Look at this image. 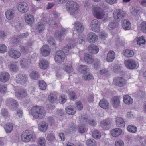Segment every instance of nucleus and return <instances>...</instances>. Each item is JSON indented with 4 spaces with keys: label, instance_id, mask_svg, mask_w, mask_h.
I'll return each instance as SVG.
<instances>
[{
    "label": "nucleus",
    "instance_id": "obj_2",
    "mask_svg": "<svg viewBox=\"0 0 146 146\" xmlns=\"http://www.w3.org/2000/svg\"><path fill=\"white\" fill-rule=\"evenodd\" d=\"M30 114L35 119L39 120L45 116L46 111L43 106L36 105L32 107Z\"/></svg>",
    "mask_w": 146,
    "mask_h": 146
},
{
    "label": "nucleus",
    "instance_id": "obj_56",
    "mask_svg": "<svg viewBox=\"0 0 146 146\" xmlns=\"http://www.w3.org/2000/svg\"><path fill=\"white\" fill-rule=\"evenodd\" d=\"M66 100L67 96L65 95H62L60 96L59 101L60 103L63 104L66 102Z\"/></svg>",
    "mask_w": 146,
    "mask_h": 146
},
{
    "label": "nucleus",
    "instance_id": "obj_59",
    "mask_svg": "<svg viewBox=\"0 0 146 146\" xmlns=\"http://www.w3.org/2000/svg\"><path fill=\"white\" fill-rule=\"evenodd\" d=\"M7 90V86L0 84V93L2 94L6 92Z\"/></svg>",
    "mask_w": 146,
    "mask_h": 146
},
{
    "label": "nucleus",
    "instance_id": "obj_57",
    "mask_svg": "<svg viewBox=\"0 0 146 146\" xmlns=\"http://www.w3.org/2000/svg\"><path fill=\"white\" fill-rule=\"evenodd\" d=\"M1 114L5 118L8 117L9 116V113L8 110L5 108H3L1 111Z\"/></svg>",
    "mask_w": 146,
    "mask_h": 146
},
{
    "label": "nucleus",
    "instance_id": "obj_55",
    "mask_svg": "<svg viewBox=\"0 0 146 146\" xmlns=\"http://www.w3.org/2000/svg\"><path fill=\"white\" fill-rule=\"evenodd\" d=\"M137 44H138L139 45H143L145 42V41L144 39V38L143 37L138 38L137 39Z\"/></svg>",
    "mask_w": 146,
    "mask_h": 146
},
{
    "label": "nucleus",
    "instance_id": "obj_14",
    "mask_svg": "<svg viewBox=\"0 0 146 146\" xmlns=\"http://www.w3.org/2000/svg\"><path fill=\"white\" fill-rule=\"evenodd\" d=\"M6 105L11 108L15 109L18 106V102L11 98H7L6 101Z\"/></svg>",
    "mask_w": 146,
    "mask_h": 146
},
{
    "label": "nucleus",
    "instance_id": "obj_19",
    "mask_svg": "<svg viewBox=\"0 0 146 146\" xmlns=\"http://www.w3.org/2000/svg\"><path fill=\"white\" fill-rule=\"evenodd\" d=\"M88 49L90 53L94 54L97 53L99 50L98 47L94 44L89 45L88 46Z\"/></svg>",
    "mask_w": 146,
    "mask_h": 146
},
{
    "label": "nucleus",
    "instance_id": "obj_50",
    "mask_svg": "<svg viewBox=\"0 0 146 146\" xmlns=\"http://www.w3.org/2000/svg\"><path fill=\"white\" fill-rule=\"evenodd\" d=\"M75 126L74 124L72 122L70 123L69 125L68 130L69 133H72L75 131Z\"/></svg>",
    "mask_w": 146,
    "mask_h": 146
},
{
    "label": "nucleus",
    "instance_id": "obj_5",
    "mask_svg": "<svg viewBox=\"0 0 146 146\" xmlns=\"http://www.w3.org/2000/svg\"><path fill=\"white\" fill-rule=\"evenodd\" d=\"M93 15L94 17L98 19H103L105 15V12L98 6L93 7Z\"/></svg>",
    "mask_w": 146,
    "mask_h": 146
},
{
    "label": "nucleus",
    "instance_id": "obj_27",
    "mask_svg": "<svg viewBox=\"0 0 146 146\" xmlns=\"http://www.w3.org/2000/svg\"><path fill=\"white\" fill-rule=\"evenodd\" d=\"M111 121L109 119H107L101 122L100 124L105 129H108V126L111 124Z\"/></svg>",
    "mask_w": 146,
    "mask_h": 146
},
{
    "label": "nucleus",
    "instance_id": "obj_30",
    "mask_svg": "<svg viewBox=\"0 0 146 146\" xmlns=\"http://www.w3.org/2000/svg\"><path fill=\"white\" fill-rule=\"evenodd\" d=\"M66 111L68 114L72 115L75 113L76 109L74 106L70 105L66 108Z\"/></svg>",
    "mask_w": 146,
    "mask_h": 146
},
{
    "label": "nucleus",
    "instance_id": "obj_48",
    "mask_svg": "<svg viewBox=\"0 0 146 146\" xmlns=\"http://www.w3.org/2000/svg\"><path fill=\"white\" fill-rule=\"evenodd\" d=\"M87 146H96V142L95 140L93 139H88L86 142Z\"/></svg>",
    "mask_w": 146,
    "mask_h": 146
},
{
    "label": "nucleus",
    "instance_id": "obj_17",
    "mask_svg": "<svg viewBox=\"0 0 146 146\" xmlns=\"http://www.w3.org/2000/svg\"><path fill=\"white\" fill-rule=\"evenodd\" d=\"M10 77V74L8 72H2L0 74V81L2 82H6L9 80Z\"/></svg>",
    "mask_w": 146,
    "mask_h": 146
},
{
    "label": "nucleus",
    "instance_id": "obj_53",
    "mask_svg": "<svg viewBox=\"0 0 146 146\" xmlns=\"http://www.w3.org/2000/svg\"><path fill=\"white\" fill-rule=\"evenodd\" d=\"M93 78L92 75L90 74H84L82 77V78L84 80H90Z\"/></svg>",
    "mask_w": 146,
    "mask_h": 146
},
{
    "label": "nucleus",
    "instance_id": "obj_36",
    "mask_svg": "<svg viewBox=\"0 0 146 146\" xmlns=\"http://www.w3.org/2000/svg\"><path fill=\"white\" fill-rule=\"evenodd\" d=\"M122 133V130L120 128H115L113 129L111 131V135L113 137H118Z\"/></svg>",
    "mask_w": 146,
    "mask_h": 146
},
{
    "label": "nucleus",
    "instance_id": "obj_28",
    "mask_svg": "<svg viewBox=\"0 0 146 146\" xmlns=\"http://www.w3.org/2000/svg\"><path fill=\"white\" fill-rule=\"evenodd\" d=\"M36 28L40 33H41L44 31L45 29V24L42 22H39L37 23Z\"/></svg>",
    "mask_w": 146,
    "mask_h": 146
},
{
    "label": "nucleus",
    "instance_id": "obj_26",
    "mask_svg": "<svg viewBox=\"0 0 146 146\" xmlns=\"http://www.w3.org/2000/svg\"><path fill=\"white\" fill-rule=\"evenodd\" d=\"M116 123L118 127H123L125 126V123L124 120L120 117H117L116 118Z\"/></svg>",
    "mask_w": 146,
    "mask_h": 146
},
{
    "label": "nucleus",
    "instance_id": "obj_3",
    "mask_svg": "<svg viewBox=\"0 0 146 146\" xmlns=\"http://www.w3.org/2000/svg\"><path fill=\"white\" fill-rule=\"evenodd\" d=\"M66 10L70 15H74L78 12L79 9L78 5L73 1L67 2L66 4Z\"/></svg>",
    "mask_w": 146,
    "mask_h": 146
},
{
    "label": "nucleus",
    "instance_id": "obj_41",
    "mask_svg": "<svg viewBox=\"0 0 146 146\" xmlns=\"http://www.w3.org/2000/svg\"><path fill=\"white\" fill-rule=\"evenodd\" d=\"M123 54L126 57H131L133 56L134 52L132 50L127 49L123 51Z\"/></svg>",
    "mask_w": 146,
    "mask_h": 146
},
{
    "label": "nucleus",
    "instance_id": "obj_32",
    "mask_svg": "<svg viewBox=\"0 0 146 146\" xmlns=\"http://www.w3.org/2000/svg\"><path fill=\"white\" fill-rule=\"evenodd\" d=\"M9 70L11 72H16L19 70V68L15 62L10 63L8 66Z\"/></svg>",
    "mask_w": 146,
    "mask_h": 146
},
{
    "label": "nucleus",
    "instance_id": "obj_35",
    "mask_svg": "<svg viewBox=\"0 0 146 146\" xmlns=\"http://www.w3.org/2000/svg\"><path fill=\"white\" fill-rule=\"evenodd\" d=\"M39 66L40 68L43 69H46L49 66L48 62L45 60H41L39 64Z\"/></svg>",
    "mask_w": 146,
    "mask_h": 146
},
{
    "label": "nucleus",
    "instance_id": "obj_49",
    "mask_svg": "<svg viewBox=\"0 0 146 146\" xmlns=\"http://www.w3.org/2000/svg\"><path fill=\"white\" fill-rule=\"evenodd\" d=\"M39 87L42 90H44L46 89L47 87V85L45 82L43 80H39L38 81Z\"/></svg>",
    "mask_w": 146,
    "mask_h": 146
},
{
    "label": "nucleus",
    "instance_id": "obj_25",
    "mask_svg": "<svg viewBox=\"0 0 146 146\" xmlns=\"http://www.w3.org/2000/svg\"><path fill=\"white\" fill-rule=\"evenodd\" d=\"M122 26L125 30H128L131 29V25L129 21L125 19L122 22Z\"/></svg>",
    "mask_w": 146,
    "mask_h": 146
},
{
    "label": "nucleus",
    "instance_id": "obj_42",
    "mask_svg": "<svg viewBox=\"0 0 146 146\" xmlns=\"http://www.w3.org/2000/svg\"><path fill=\"white\" fill-rule=\"evenodd\" d=\"M63 69L65 71L68 73H70L72 72L73 70V68L71 65L67 64L64 66Z\"/></svg>",
    "mask_w": 146,
    "mask_h": 146
},
{
    "label": "nucleus",
    "instance_id": "obj_22",
    "mask_svg": "<svg viewBox=\"0 0 146 146\" xmlns=\"http://www.w3.org/2000/svg\"><path fill=\"white\" fill-rule=\"evenodd\" d=\"M111 103L113 107L115 108L118 107L120 104L119 98L117 96H114L111 99Z\"/></svg>",
    "mask_w": 146,
    "mask_h": 146
},
{
    "label": "nucleus",
    "instance_id": "obj_43",
    "mask_svg": "<svg viewBox=\"0 0 146 146\" xmlns=\"http://www.w3.org/2000/svg\"><path fill=\"white\" fill-rule=\"evenodd\" d=\"M5 15L7 19H11L14 17V13L10 10H8L6 12Z\"/></svg>",
    "mask_w": 146,
    "mask_h": 146
},
{
    "label": "nucleus",
    "instance_id": "obj_11",
    "mask_svg": "<svg viewBox=\"0 0 146 146\" xmlns=\"http://www.w3.org/2000/svg\"><path fill=\"white\" fill-rule=\"evenodd\" d=\"M100 23L97 19L92 20L91 22L90 26L92 30L96 32L99 31L100 29Z\"/></svg>",
    "mask_w": 146,
    "mask_h": 146
},
{
    "label": "nucleus",
    "instance_id": "obj_24",
    "mask_svg": "<svg viewBox=\"0 0 146 146\" xmlns=\"http://www.w3.org/2000/svg\"><path fill=\"white\" fill-rule=\"evenodd\" d=\"M115 52L113 50L109 51L107 55L106 60L109 62H112L115 58Z\"/></svg>",
    "mask_w": 146,
    "mask_h": 146
},
{
    "label": "nucleus",
    "instance_id": "obj_33",
    "mask_svg": "<svg viewBox=\"0 0 146 146\" xmlns=\"http://www.w3.org/2000/svg\"><path fill=\"white\" fill-rule=\"evenodd\" d=\"M123 99L124 102L127 104H130L133 102V99L128 95H124Z\"/></svg>",
    "mask_w": 146,
    "mask_h": 146
},
{
    "label": "nucleus",
    "instance_id": "obj_18",
    "mask_svg": "<svg viewBox=\"0 0 146 146\" xmlns=\"http://www.w3.org/2000/svg\"><path fill=\"white\" fill-rule=\"evenodd\" d=\"M41 52L44 56H47L50 54V49L49 47V46L47 45H44L41 48Z\"/></svg>",
    "mask_w": 146,
    "mask_h": 146
},
{
    "label": "nucleus",
    "instance_id": "obj_51",
    "mask_svg": "<svg viewBox=\"0 0 146 146\" xmlns=\"http://www.w3.org/2000/svg\"><path fill=\"white\" fill-rule=\"evenodd\" d=\"M7 51V47L4 44H0V53H4Z\"/></svg>",
    "mask_w": 146,
    "mask_h": 146
},
{
    "label": "nucleus",
    "instance_id": "obj_64",
    "mask_svg": "<svg viewBox=\"0 0 146 146\" xmlns=\"http://www.w3.org/2000/svg\"><path fill=\"white\" fill-rule=\"evenodd\" d=\"M20 50L21 52L24 53H27L28 51V48L26 45H22L20 46Z\"/></svg>",
    "mask_w": 146,
    "mask_h": 146
},
{
    "label": "nucleus",
    "instance_id": "obj_29",
    "mask_svg": "<svg viewBox=\"0 0 146 146\" xmlns=\"http://www.w3.org/2000/svg\"><path fill=\"white\" fill-rule=\"evenodd\" d=\"M99 104L101 107L105 109H108L110 107L109 103L105 100H100Z\"/></svg>",
    "mask_w": 146,
    "mask_h": 146
},
{
    "label": "nucleus",
    "instance_id": "obj_4",
    "mask_svg": "<svg viewBox=\"0 0 146 146\" xmlns=\"http://www.w3.org/2000/svg\"><path fill=\"white\" fill-rule=\"evenodd\" d=\"M21 138L22 141L28 142L29 141H34L35 139V136L32 131L27 130L22 132Z\"/></svg>",
    "mask_w": 146,
    "mask_h": 146
},
{
    "label": "nucleus",
    "instance_id": "obj_47",
    "mask_svg": "<svg viewBox=\"0 0 146 146\" xmlns=\"http://www.w3.org/2000/svg\"><path fill=\"white\" fill-rule=\"evenodd\" d=\"M92 136L95 139H98L101 136L100 132L98 130H95L92 133Z\"/></svg>",
    "mask_w": 146,
    "mask_h": 146
},
{
    "label": "nucleus",
    "instance_id": "obj_16",
    "mask_svg": "<svg viewBox=\"0 0 146 146\" xmlns=\"http://www.w3.org/2000/svg\"><path fill=\"white\" fill-rule=\"evenodd\" d=\"M74 29L78 33H82L84 30V27L82 23L76 21L74 23Z\"/></svg>",
    "mask_w": 146,
    "mask_h": 146
},
{
    "label": "nucleus",
    "instance_id": "obj_62",
    "mask_svg": "<svg viewBox=\"0 0 146 146\" xmlns=\"http://www.w3.org/2000/svg\"><path fill=\"white\" fill-rule=\"evenodd\" d=\"M99 36L101 39L105 40L108 36V34L104 31H102L100 33Z\"/></svg>",
    "mask_w": 146,
    "mask_h": 146
},
{
    "label": "nucleus",
    "instance_id": "obj_10",
    "mask_svg": "<svg viewBox=\"0 0 146 146\" xmlns=\"http://www.w3.org/2000/svg\"><path fill=\"white\" fill-rule=\"evenodd\" d=\"M97 35L94 33L90 32L87 35V40L90 43H94L98 40Z\"/></svg>",
    "mask_w": 146,
    "mask_h": 146
},
{
    "label": "nucleus",
    "instance_id": "obj_15",
    "mask_svg": "<svg viewBox=\"0 0 146 146\" xmlns=\"http://www.w3.org/2000/svg\"><path fill=\"white\" fill-rule=\"evenodd\" d=\"M8 54L11 57L15 59L19 58L21 55L20 51L13 48H11L9 50Z\"/></svg>",
    "mask_w": 146,
    "mask_h": 146
},
{
    "label": "nucleus",
    "instance_id": "obj_1",
    "mask_svg": "<svg viewBox=\"0 0 146 146\" xmlns=\"http://www.w3.org/2000/svg\"><path fill=\"white\" fill-rule=\"evenodd\" d=\"M72 42L73 44L71 43H68L62 49L63 51L59 50L56 52L54 58L55 61L58 63L63 62L65 58V53L68 52L69 50L73 48L76 45V40H72Z\"/></svg>",
    "mask_w": 146,
    "mask_h": 146
},
{
    "label": "nucleus",
    "instance_id": "obj_37",
    "mask_svg": "<svg viewBox=\"0 0 146 146\" xmlns=\"http://www.w3.org/2000/svg\"><path fill=\"white\" fill-rule=\"evenodd\" d=\"M89 69L88 66L86 65H82L78 66L79 71L82 73L87 74Z\"/></svg>",
    "mask_w": 146,
    "mask_h": 146
},
{
    "label": "nucleus",
    "instance_id": "obj_58",
    "mask_svg": "<svg viewBox=\"0 0 146 146\" xmlns=\"http://www.w3.org/2000/svg\"><path fill=\"white\" fill-rule=\"evenodd\" d=\"M118 26V23H117L111 22L110 23L108 26V29L111 30L117 27Z\"/></svg>",
    "mask_w": 146,
    "mask_h": 146
},
{
    "label": "nucleus",
    "instance_id": "obj_61",
    "mask_svg": "<svg viewBox=\"0 0 146 146\" xmlns=\"http://www.w3.org/2000/svg\"><path fill=\"white\" fill-rule=\"evenodd\" d=\"M29 33L28 32H26L24 33L20 34L19 36L21 39H25L28 37Z\"/></svg>",
    "mask_w": 146,
    "mask_h": 146
},
{
    "label": "nucleus",
    "instance_id": "obj_9",
    "mask_svg": "<svg viewBox=\"0 0 146 146\" xmlns=\"http://www.w3.org/2000/svg\"><path fill=\"white\" fill-rule=\"evenodd\" d=\"M126 67L129 69H133L137 66V63L133 59L130 58L126 60L124 62Z\"/></svg>",
    "mask_w": 146,
    "mask_h": 146
},
{
    "label": "nucleus",
    "instance_id": "obj_12",
    "mask_svg": "<svg viewBox=\"0 0 146 146\" xmlns=\"http://www.w3.org/2000/svg\"><path fill=\"white\" fill-rule=\"evenodd\" d=\"M34 60H31L30 59H27L22 58L20 61V65L23 69L27 68L30 64H33L34 62Z\"/></svg>",
    "mask_w": 146,
    "mask_h": 146
},
{
    "label": "nucleus",
    "instance_id": "obj_52",
    "mask_svg": "<svg viewBox=\"0 0 146 146\" xmlns=\"http://www.w3.org/2000/svg\"><path fill=\"white\" fill-rule=\"evenodd\" d=\"M46 141L44 138L41 137L38 140V146H44L45 145Z\"/></svg>",
    "mask_w": 146,
    "mask_h": 146
},
{
    "label": "nucleus",
    "instance_id": "obj_46",
    "mask_svg": "<svg viewBox=\"0 0 146 146\" xmlns=\"http://www.w3.org/2000/svg\"><path fill=\"white\" fill-rule=\"evenodd\" d=\"M31 77L34 79L36 80L39 78V74L38 72L36 71H33L30 74Z\"/></svg>",
    "mask_w": 146,
    "mask_h": 146
},
{
    "label": "nucleus",
    "instance_id": "obj_63",
    "mask_svg": "<svg viewBox=\"0 0 146 146\" xmlns=\"http://www.w3.org/2000/svg\"><path fill=\"white\" fill-rule=\"evenodd\" d=\"M70 99L72 100H74L76 99L77 96L76 94L73 91H71L69 93Z\"/></svg>",
    "mask_w": 146,
    "mask_h": 146
},
{
    "label": "nucleus",
    "instance_id": "obj_21",
    "mask_svg": "<svg viewBox=\"0 0 146 146\" xmlns=\"http://www.w3.org/2000/svg\"><path fill=\"white\" fill-rule=\"evenodd\" d=\"M15 96L16 97L19 98H23L27 96V92L25 90L21 89L19 90L15 93Z\"/></svg>",
    "mask_w": 146,
    "mask_h": 146
},
{
    "label": "nucleus",
    "instance_id": "obj_44",
    "mask_svg": "<svg viewBox=\"0 0 146 146\" xmlns=\"http://www.w3.org/2000/svg\"><path fill=\"white\" fill-rule=\"evenodd\" d=\"M83 121L84 122H88L91 126H94L96 124V120H89L87 118L84 117L83 118Z\"/></svg>",
    "mask_w": 146,
    "mask_h": 146
},
{
    "label": "nucleus",
    "instance_id": "obj_13",
    "mask_svg": "<svg viewBox=\"0 0 146 146\" xmlns=\"http://www.w3.org/2000/svg\"><path fill=\"white\" fill-rule=\"evenodd\" d=\"M17 9L21 13H25L28 11L29 7L26 2H21L18 5Z\"/></svg>",
    "mask_w": 146,
    "mask_h": 146
},
{
    "label": "nucleus",
    "instance_id": "obj_23",
    "mask_svg": "<svg viewBox=\"0 0 146 146\" xmlns=\"http://www.w3.org/2000/svg\"><path fill=\"white\" fill-rule=\"evenodd\" d=\"M24 18L25 22L28 24L31 25L34 21V19L33 15L30 14H26Z\"/></svg>",
    "mask_w": 146,
    "mask_h": 146
},
{
    "label": "nucleus",
    "instance_id": "obj_38",
    "mask_svg": "<svg viewBox=\"0 0 146 146\" xmlns=\"http://www.w3.org/2000/svg\"><path fill=\"white\" fill-rule=\"evenodd\" d=\"M94 68L95 69L99 68L100 65V61L98 58H94L92 62Z\"/></svg>",
    "mask_w": 146,
    "mask_h": 146
},
{
    "label": "nucleus",
    "instance_id": "obj_54",
    "mask_svg": "<svg viewBox=\"0 0 146 146\" xmlns=\"http://www.w3.org/2000/svg\"><path fill=\"white\" fill-rule=\"evenodd\" d=\"M115 44L117 46H123L124 45V42L123 41L121 40L119 37L116 38L115 40Z\"/></svg>",
    "mask_w": 146,
    "mask_h": 146
},
{
    "label": "nucleus",
    "instance_id": "obj_39",
    "mask_svg": "<svg viewBox=\"0 0 146 146\" xmlns=\"http://www.w3.org/2000/svg\"><path fill=\"white\" fill-rule=\"evenodd\" d=\"M49 100L52 103H56L57 101V96L53 93H51L48 96Z\"/></svg>",
    "mask_w": 146,
    "mask_h": 146
},
{
    "label": "nucleus",
    "instance_id": "obj_31",
    "mask_svg": "<svg viewBox=\"0 0 146 146\" xmlns=\"http://www.w3.org/2000/svg\"><path fill=\"white\" fill-rule=\"evenodd\" d=\"M93 59L91 55L88 54H85L84 59L86 63L87 64H92V62Z\"/></svg>",
    "mask_w": 146,
    "mask_h": 146
},
{
    "label": "nucleus",
    "instance_id": "obj_7",
    "mask_svg": "<svg viewBox=\"0 0 146 146\" xmlns=\"http://www.w3.org/2000/svg\"><path fill=\"white\" fill-rule=\"evenodd\" d=\"M113 83L117 86L122 87L127 84V81L121 77H115L113 80Z\"/></svg>",
    "mask_w": 146,
    "mask_h": 146
},
{
    "label": "nucleus",
    "instance_id": "obj_6",
    "mask_svg": "<svg viewBox=\"0 0 146 146\" xmlns=\"http://www.w3.org/2000/svg\"><path fill=\"white\" fill-rule=\"evenodd\" d=\"M14 80L17 83L23 85L26 84L27 82L28 77L26 75L20 73L16 76Z\"/></svg>",
    "mask_w": 146,
    "mask_h": 146
},
{
    "label": "nucleus",
    "instance_id": "obj_8",
    "mask_svg": "<svg viewBox=\"0 0 146 146\" xmlns=\"http://www.w3.org/2000/svg\"><path fill=\"white\" fill-rule=\"evenodd\" d=\"M125 12L120 9H117L115 10L113 13L114 18L119 21L125 16Z\"/></svg>",
    "mask_w": 146,
    "mask_h": 146
},
{
    "label": "nucleus",
    "instance_id": "obj_60",
    "mask_svg": "<svg viewBox=\"0 0 146 146\" xmlns=\"http://www.w3.org/2000/svg\"><path fill=\"white\" fill-rule=\"evenodd\" d=\"M140 25L141 29L142 31L146 33V21L142 22Z\"/></svg>",
    "mask_w": 146,
    "mask_h": 146
},
{
    "label": "nucleus",
    "instance_id": "obj_45",
    "mask_svg": "<svg viewBox=\"0 0 146 146\" xmlns=\"http://www.w3.org/2000/svg\"><path fill=\"white\" fill-rule=\"evenodd\" d=\"M127 129L129 132L133 133H135L137 130V127L132 125H128L127 127Z\"/></svg>",
    "mask_w": 146,
    "mask_h": 146
},
{
    "label": "nucleus",
    "instance_id": "obj_40",
    "mask_svg": "<svg viewBox=\"0 0 146 146\" xmlns=\"http://www.w3.org/2000/svg\"><path fill=\"white\" fill-rule=\"evenodd\" d=\"M54 35L56 39L60 41L64 37L63 34H62L61 32L58 31H56L55 32Z\"/></svg>",
    "mask_w": 146,
    "mask_h": 146
},
{
    "label": "nucleus",
    "instance_id": "obj_34",
    "mask_svg": "<svg viewBox=\"0 0 146 146\" xmlns=\"http://www.w3.org/2000/svg\"><path fill=\"white\" fill-rule=\"evenodd\" d=\"M4 127L7 133H10L13 130V124L11 123H8L4 125Z\"/></svg>",
    "mask_w": 146,
    "mask_h": 146
},
{
    "label": "nucleus",
    "instance_id": "obj_20",
    "mask_svg": "<svg viewBox=\"0 0 146 146\" xmlns=\"http://www.w3.org/2000/svg\"><path fill=\"white\" fill-rule=\"evenodd\" d=\"M38 127L40 131L45 132L47 129L48 125L45 122L42 121L39 123Z\"/></svg>",
    "mask_w": 146,
    "mask_h": 146
}]
</instances>
